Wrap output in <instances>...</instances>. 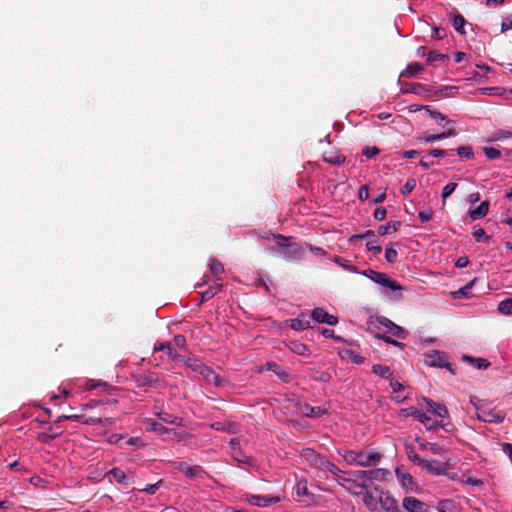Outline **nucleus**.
<instances>
[{
    "label": "nucleus",
    "instance_id": "obj_35",
    "mask_svg": "<svg viewBox=\"0 0 512 512\" xmlns=\"http://www.w3.org/2000/svg\"><path fill=\"white\" fill-rule=\"evenodd\" d=\"M402 223L400 221H392V222H388L386 223L385 225H381L379 228H378V234L380 236H385L386 234L389 233V230L392 229L393 232H396L398 231V229L401 227Z\"/></svg>",
    "mask_w": 512,
    "mask_h": 512
},
{
    "label": "nucleus",
    "instance_id": "obj_50",
    "mask_svg": "<svg viewBox=\"0 0 512 512\" xmlns=\"http://www.w3.org/2000/svg\"><path fill=\"white\" fill-rule=\"evenodd\" d=\"M335 263H337L339 266L343 267L346 270L352 271L357 273V268L353 266L349 260L342 258V257H336Z\"/></svg>",
    "mask_w": 512,
    "mask_h": 512
},
{
    "label": "nucleus",
    "instance_id": "obj_5",
    "mask_svg": "<svg viewBox=\"0 0 512 512\" xmlns=\"http://www.w3.org/2000/svg\"><path fill=\"white\" fill-rule=\"evenodd\" d=\"M425 363L430 367L445 368L451 374H456V369L450 364L445 352L434 350L425 355Z\"/></svg>",
    "mask_w": 512,
    "mask_h": 512
},
{
    "label": "nucleus",
    "instance_id": "obj_16",
    "mask_svg": "<svg viewBox=\"0 0 512 512\" xmlns=\"http://www.w3.org/2000/svg\"><path fill=\"white\" fill-rule=\"evenodd\" d=\"M402 505L407 512H427L426 504L412 496L405 497Z\"/></svg>",
    "mask_w": 512,
    "mask_h": 512
},
{
    "label": "nucleus",
    "instance_id": "obj_7",
    "mask_svg": "<svg viewBox=\"0 0 512 512\" xmlns=\"http://www.w3.org/2000/svg\"><path fill=\"white\" fill-rule=\"evenodd\" d=\"M301 458L310 467L321 469L325 463L326 457L318 454L316 451L310 448L303 449L301 452Z\"/></svg>",
    "mask_w": 512,
    "mask_h": 512
},
{
    "label": "nucleus",
    "instance_id": "obj_15",
    "mask_svg": "<svg viewBox=\"0 0 512 512\" xmlns=\"http://www.w3.org/2000/svg\"><path fill=\"white\" fill-rule=\"evenodd\" d=\"M167 351V355L170 359L174 361H180L186 365L187 359L186 357L178 354L173 348L170 342H160L156 343L154 346V351Z\"/></svg>",
    "mask_w": 512,
    "mask_h": 512
},
{
    "label": "nucleus",
    "instance_id": "obj_28",
    "mask_svg": "<svg viewBox=\"0 0 512 512\" xmlns=\"http://www.w3.org/2000/svg\"><path fill=\"white\" fill-rule=\"evenodd\" d=\"M155 415L163 422L165 423H168V424H173V425H182V418L180 417H177V416H174L173 414L169 413V412H166V411H163V410H160V411H157L155 412Z\"/></svg>",
    "mask_w": 512,
    "mask_h": 512
},
{
    "label": "nucleus",
    "instance_id": "obj_39",
    "mask_svg": "<svg viewBox=\"0 0 512 512\" xmlns=\"http://www.w3.org/2000/svg\"><path fill=\"white\" fill-rule=\"evenodd\" d=\"M424 109L426 110V112L432 117L434 118L435 120H437L438 122H443L445 121L446 122V126L450 125L452 123L451 120L447 119V117L442 114L441 112H438V111H435V110H432L429 106H425Z\"/></svg>",
    "mask_w": 512,
    "mask_h": 512
},
{
    "label": "nucleus",
    "instance_id": "obj_24",
    "mask_svg": "<svg viewBox=\"0 0 512 512\" xmlns=\"http://www.w3.org/2000/svg\"><path fill=\"white\" fill-rule=\"evenodd\" d=\"M266 365L267 370L273 372L279 379L283 380L284 382L290 381L291 375L282 366L275 362H268Z\"/></svg>",
    "mask_w": 512,
    "mask_h": 512
},
{
    "label": "nucleus",
    "instance_id": "obj_32",
    "mask_svg": "<svg viewBox=\"0 0 512 512\" xmlns=\"http://www.w3.org/2000/svg\"><path fill=\"white\" fill-rule=\"evenodd\" d=\"M288 347L293 353H295L297 355H301V356H309L310 355L308 346L299 341H291L289 343Z\"/></svg>",
    "mask_w": 512,
    "mask_h": 512
},
{
    "label": "nucleus",
    "instance_id": "obj_14",
    "mask_svg": "<svg viewBox=\"0 0 512 512\" xmlns=\"http://www.w3.org/2000/svg\"><path fill=\"white\" fill-rule=\"evenodd\" d=\"M428 473L440 476L446 474V469H448V464L440 462L438 460H426L422 466Z\"/></svg>",
    "mask_w": 512,
    "mask_h": 512
},
{
    "label": "nucleus",
    "instance_id": "obj_3",
    "mask_svg": "<svg viewBox=\"0 0 512 512\" xmlns=\"http://www.w3.org/2000/svg\"><path fill=\"white\" fill-rule=\"evenodd\" d=\"M476 416L482 422L495 424L501 423L505 418L502 411L491 408L487 403L476 405Z\"/></svg>",
    "mask_w": 512,
    "mask_h": 512
},
{
    "label": "nucleus",
    "instance_id": "obj_44",
    "mask_svg": "<svg viewBox=\"0 0 512 512\" xmlns=\"http://www.w3.org/2000/svg\"><path fill=\"white\" fill-rule=\"evenodd\" d=\"M209 268L213 275L217 276L224 273L223 264L217 259H211L209 263Z\"/></svg>",
    "mask_w": 512,
    "mask_h": 512
},
{
    "label": "nucleus",
    "instance_id": "obj_17",
    "mask_svg": "<svg viewBox=\"0 0 512 512\" xmlns=\"http://www.w3.org/2000/svg\"><path fill=\"white\" fill-rule=\"evenodd\" d=\"M354 238H359V239H364V238H367L369 239V241L366 243V247L369 251H372L375 255L377 254H380L382 249H381V246L379 245H375V243L377 242L376 240V235L374 233V231L372 230H367L365 233L363 234H360V235H355Z\"/></svg>",
    "mask_w": 512,
    "mask_h": 512
},
{
    "label": "nucleus",
    "instance_id": "obj_63",
    "mask_svg": "<svg viewBox=\"0 0 512 512\" xmlns=\"http://www.w3.org/2000/svg\"><path fill=\"white\" fill-rule=\"evenodd\" d=\"M173 342H174V345L179 348H185V346H186V338H185V336H183L181 334L175 335L173 338Z\"/></svg>",
    "mask_w": 512,
    "mask_h": 512
},
{
    "label": "nucleus",
    "instance_id": "obj_53",
    "mask_svg": "<svg viewBox=\"0 0 512 512\" xmlns=\"http://www.w3.org/2000/svg\"><path fill=\"white\" fill-rule=\"evenodd\" d=\"M484 154L489 160H495L501 157V152L494 147H485Z\"/></svg>",
    "mask_w": 512,
    "mask_h": 512
},
{
    "label": "nucleus",
    "instance_id": "obj_55",
    "mask_svg": "<svg viewBox=\"0 0 512 512\" xmlns=\"http://www.w3.org/2000/svg\"><path fill=\"white\" fill-rule=\"evenodd\" d=\"M397 256H398V253L392 246L386 248L385 259L387 262L395 263L397 260Z\"/></svg>",
    "mask_w": 512,
    "mask_h": 512
},
{
    "label": "nucleus",
    "instance_id": "obj_19",
    "mask_svg": "<svg viewBox=\"0 0 512 512\" xmlns=\"http://www.w3.org/2000/svg\"><path fill=\"white\" fill-rule=\"evenodd\" d=\"M211 428L213 430L227 432L229 434H236L239 431V425L230 421L214 422L211 424Z\"/></svg>",
    "mask_w": 512,
    "mask_h": 512
},
{
    "label": "nucleus",
    "instance_id": "obj_45",
    "mask_svg": "<svg viewBox=\"0 0 512 512\" xmlns=\"http://www.w3.org/2000/svg\"><path fill=\"white\" fill-rule=\"evenodd\" d=\"M85 424L88 425H94V424H101L103 426L110 425L113 423L111 418H98V417H89L84 421Z\"/></svg>",
    "mask_w": 512,
    "mask_h": 512
},
{
    "label": "nucleus",
    "instance_id": "obj_27",
    "mask_svg": "<svg viewBox=\"0 0 512 512\" xmlns=\"http://www.w3.org/2000/svg\"><path fill=\"white\" fill-rule=\"evenodd\" d=\"M462 359L478 370H486L491 365L490 362L484 358H475L469 355H464Z\"/></svg>",
    "mask_w": 512,
    "mask_h": 512
},
{
    "label": "nucleus",
    "instance_id": "obj_52",
    "mask_svg": "<svg viewBox=\"0 0 512 512\" xmlns=\"http://www.w3.org/2000/svg\"><path fill=\"white\" fill-rule=\"evenodd\" d=\"M320 470L329 471L335 476H338L339 473H342V471L334 463L330 462L327 458Z\"/></svg>",
    "mask_w": 512,
    "mask_h": 512
},
{
    "label": "nucleus",
    "instance_id": "obj_18",
    "mask_svg": "<svg viewBox=\"0 0 512 512\" xmlns=\"http://www.w3.org/2000/svg\"><path fill=\"white\" fill-rule=\"evenodd\" d=\"M178 469L188 478H199L202 477L204 474V470L201 466L195 465V466H189L185 462H181L179 464Z\"/></svg>",
    "mask_w": 512,
    "mask_h": 512
},
{
    "label": "nucleus",
    "instance_id": "obj_33",
    "mask_svg": "<svg viewBox=\"0 0 512 512\" xmlns=\"http://www.w3.org/2000/svg\"><path fill=\"white\" fill-rule=\"evenodd\" d=\"M423 71V66L419 63H410L407 65L406 69L402 71L401 75L402 77H414L420 72Z\"/></svg>",
    "mask_w": 512,
    "mask_h": 512
},
{
    "label": "nucleus",
    "instance_id": "obj_1",
    "mask_svg": "<svg viewBox=\"0 0 512 512\" xmlns=\"http://www.w3.org/2000/svg\"><path fill=\"white\" fill-rule=\"evenodd\" d=\"M344 461L349 465H359L369 467L377 464L381 459V454L376 452L365 453L363 451L347 450L342 454Z\"/></svg>",
    "mask_w": 512,
    "mask_h": 512
},
{
    "label": "nucleus",
    "instance_id": "obj_9",
    "mask_svg": "<svg viewBox=\"0 0 512 512\" xmlns=\"http://www.w3.org/2000/svg\"><path fill=\"white\" fill-rule=\"evenodd\" d=\"M278 251L284 257L290 259H300L302 257V249L297 243H278Z\"/></svg>",
    "mask_w": 512,
    "mask_h": 512
},
{
    "label": "nucleus",
    "instance_id": "obj_34",
    "mask_svg": "<svg viewBox=\"0 0 512 512\" xmlns=\"http://www.w3.org/2000/svg\"><path fill=\"white\" fill-rule=\"evenodd\" d=\"M372 372L384 379H390L392 376V370L388 366L380 364L373 365Z\"/></svg>",
    "mask_w": 512,
    "mask_h": 512
},
{
    "label": "nucleus",
    "instance_id": "obj_51",
    "mask_svg": "<svg viewBox=\"0 0 512 512\" xmlns=\"http://www.w3.org/2000/svg\"><path fill=\"white\" fill-rule=\"evenodd\" d=\"M473 237L477 242H488L490 240V236L486 235L484 229L482 228H474V231L472 232Z\"/></svg>",
    "mask_w": 512,
    "mask_h": 512
},
{
    "label": "nucleus",
    "instance_id": "obj_38",
    "mask_svg": "<svg viewBox=\"0 0 512 512\" xmlns=\"http://www.w3.org/2000/svg\"><path fill=\"white\" fill-rule=\"evenodd\" d=\"M466 24L465 18L461 14H456L453 18V27L461 35L466 33L464 26Z\"/></svg>",
    "mask_w": 512,
    "mask_h": 512
},
{
    "label": "nucleus",
    "instance_id": "obj_49",
    "mask_svg": "<svg viewBox=\"0 0 512 512\" xmlns=\"http://www.w3.org/2000/svg\"><path fill=\"white\" fill-rule=\"evenodd\" d=\"M512 138V132L506 129H498L493 133L491 140H503Z\"/></svg>",
    "mask_w": 512,
    "mask_h": 512
},
{
    "label": "nucleus",
    "instance_id": "obj_13",
    "mask_svg": "<svg viewBox=\"0 0 512 512\" xmlns=\"http://www.w3.org/2000/svg\"><path fill=\"white\" fill-rule=\"evenodd\" d=\"M377 321L380 325L386 327L393 336L400 339H404L406 337V331L387 317L380 316L377 318Z\"/></svg>",
    "mask_w": 512,
    "mask_h": 512
},
{
    "label": "nucleus",
    "instance_id": "obj_4",
    "mask_svg": "<svg viewBox=\"0 0 512 512\" xmlns=\"http://www.w3.org/2000/svg\"><path fill=\"white\" fill-rule=\"evenodd\" d=\"M131 378L135 382L137 388L144 390H147L149 387H161L162 383L161 375L152 371L146 373H133Z\"/></svg>",
    "mask_w": 512,
    "mask_h": 512
},
{
    "label": "nucleus",
    "instance_id": "obj_47",
    "mask_svg": "<svg viewBox=\"0 0 512 512\" xmlns=\"http://www.w3.org/2000/svg\"><path fill=\"white\" fill-rule=\"evenodd\" d=\"M232 457L238 462L242 464H250V458L246 456L241 449H237L231 452Z\"/></svg>",
    "mask_w": 512,
    "mask_h": 512
},
{
    "label": "nucleus",
    "instance_id": "obj_2",
    "mask_svg": "<svg viewBox=\"0 0 512 512\" xmlns=\"http://www.w3.org/2000/svg\"><path fill=\"white\" fill-rule=\"evenodd\" d=\"M186 366L193 371L198 372L208 383H213L216 387L222 386L224 379L211 368L203 363H198L195 360L187 359Z\"/></svg>",
    "mask_w": 512,
    "mask_h": 512
},
{
    "label": "nucleus",
    "instance_id": "obj_12",
    "mask_svg": "<svg viewBox=\"0 0 512 512\" xmlns=\"http://www.w3.org/2000/svg\"><path fill=\"white\" fill-rule=\"evenodd\" d=\"M311 317L318 323H325L331 326L338 323V318L336 316L327 313L324 309L319 307L312 310Z\"/></svg>",
    "mask_w": 512,
    "mask_h": 512
},
{
    "label": "nucleus",
    "instance_id": "obj_23",
    "mask_svg": "<svg viewBox=\"0 0 512 512\" xmlns=\"http://www.w3.org/2000/svg\"><path fill=\"white\" fill-rule=\"evenodd\" d=\"M107 475L113 476L117 483L125 486L131 485L133 483L132 479L128 477L122 469L117 467L109 470Z\"/></svg>",
    "mask_w": 512,
    "mask_h": 512
},
{
    "label": "nucleus",
    "instance_id": "obj_61",
    "mask_svg": "<svg viewBox=\"0 0 512 512\" xmlns=\"http://www.w3.org/2000/svg\"><path fill=\"white\" fill-rule=\"evenodd\" d=\"M379 152H380V150L377 147L373 146V147H366L365 149H363L362 154L364 156H366L367 158H372V157L378 155Z\"/></svg>",
    "mask_w": 512,
    "mask_h": 512
},
{
    "label": "nucleus",
    "instance_id": "obj_64",
    "mask_svg": "<svg viewBox=\"0 0 512 512\" xmlns=\"http://www.w3.org/2000/svg\"><path fill=\"white\" fill-rule=\"evenodd\" d=\"M433 211L431 209L420 211L419 218L422 222H427L432 219Z\"/></svg>",
    "mask_w": 512,
    "mask_h": 512
},
{
    "label": "nucleus",
    "instance_id": "obj_6",
    "mask_svg": "<svg viewBox=\"0 0 512 512\" xmlns=\"http://www.w3.org/2000/svg\"><path fill=\"white\" fill-rule=\"evenodd\" d=\"M407 416H413L415 417L419 422L424 424L427 430L429 431H437L439 427L445 428V425L441 422L432 420V418L425 413L415 409L410 408L409 412L406 413Z\"/></svg>",
    "mask_w": 512,
    "mask_h": 512
},
{
    "label": "nucleus",
    "instance_id": "obj_43",
    "mask_svg": "<svg viewBox=\"0 0 512 512\" xmlns=\"http://www.w3.org/2000/svg\"><path fill=\"white\" fill-rule=\"evenodd\" d=\"M498 311L505 315L512 314V298L501 301L498 305Z\"/></svg>",
    "mask_w": 512,
    "mask_h": 512
},
{
    "label": "nucleus",
    "instance_id": "obj_60",
    "mask_svg": "<svg viewBox=\"0 0 512 512\" xmlns=\"http://www.w3.org/2000/svg\"><path fill=\"white\" fill-rule=\"evenodd\" d=\"M453 150H444V149H431L428 151L429 155L433 157H446L451 155Z\"/></svg>",
    "mask_w": 512,
    "mask_h": 512
},
{
    "label": "nucleus",
    "instance_id": "obj_22",
    "mask_svg": "<svg viewBox=\"0 0 512 512\" xmlns=\"http://www.w3.org/2000/svg\"><path fill=\"white\" fill-rule=\"evenodd\" d=\"M429 89L420 83H407L402 89V93H413L419 96H428Z\"/></svg>",
    "mask_w": 512,
    "mask_h": 512
},
{
    "label": "nucleus",
    "instance_id": "obj_54",
    "mask_svg": "<svg viewBox=\"0 0 512 512\" xmlns=\"http://www.w3.org/2000/svg\"><path fill=\"white\" fill-rule=\"evenodd\" d=\"M396 475L400 480L402 486H407L412 483V476L409 473H402L399 469L396 470Z\"/></svg>",
    "mask_w": 512,
    "mask_h": 512
},
{
    "label": "nucleus",
    "instance_id": "obj_62",
    "mask_svg": "<svg viewBox=\"0 0 512 512\" xmlns=\"http://www.w3.org/2000/svg\"><path fill=\"white\" fill-rule=\"evenodd\" d=\"M386 215H387V211L384 207H378L375 209L374 211V218L378 221H382L386 218Z\"/></svg>",
    "mask_w": 512,
    "mask_h": 512
},
{
    "label": "nucleus",
    "instance_id": "obj_48",
    "mask_svg": "<svg viewBox=\"0 0 512 512\" xmlns=\"http://www.w3.org/2000/svg\"><path fill=\"white\" fill-rule=\"evenodd\" d=\"M448 59V56L437 51H430L427 55V62L429 64L434 63L436 61H443Z\"/></svg>",
    "mask_w": 512,
    "mask_h": 512
},
{
    "label": "nucleus",
    "instance_id": "obj_58",
    "mask_svg": "<svg viewBox=\"0 0 512 512\" xmlns=\"http://www.w3.org/2000/svg\"><path fill=\"white\" fill-rule=\"evenodd\" d=\"M407 454H408V458L417 465L423 466L424 462L426 461V459H422L419 456V454L414 452L412 448L410 449V451L407 452Z\"/></svg>",
    "mask_w": 512,
    "mask_h": 512
},
{
    "label": "nucleus",
    "instance_id": "obj_31",
    "mask_svg": "<svg viewBox=\"0 0 512 512\" xmlns=\"http://www.w3.org/2000/svg\"><path fill=\"white\" fill-rule=\"evenodd\" d=\"M426 404L433 410V412L441 418L448 417L449 413L446 406L436 403L431 399H425Z\"/></svg>",
    "mask_w": 512,
    "mask_h": 512
},
{
    "label": "nucleus",
    "instance_id": "obj_10",
    "mask_svg": "<svg viewBox=\"0 0 512 512\" xmlns=\"http://www.w3.org/2000/svg\"><path fill=\"white\" fill-rule=\"evenodd\" d=\"M247 501L254 506L268 507L281 501L279 496L247 495Z\"/></svg>",
    "mask_w": 512,
    "mask_h": 512
},
{
    "label": "nucleus",
    "instance_id": "obj_40",
    "mask_svg": "<svg viewBox=\"0 0 512 512\" xmlns=\"http://www.w3.org/2000/svg\"><path fill=\"white\" fill-rule=\"evenodd\" d=\"M353 478L347 479V483L356 484L357 481L367 480L369 481V470H358L352 473Z\"/></svg>",
    "mask_w": 512,
    "mask_h": 512
},
{
    "label": "nucleus",
    "instance_id": "obj_20",
    "mask_svg": "<svg viewBox=\"0 0 512 512\" xmlns=\"http://www.w3.org/2000/svg\"><path fill=\"white\" fill-rule=\"evenodd\" d=\"M323 160L329 164L341 166L346 158L338 150H331L323 154Z\"/></svg>",
    "mask_w": 512,
    "mask_h": 512
},
{
    "label": "nucleus",
    "instance_id": "obj_59",
    "mask_svg": "<svg viewBox=\"0 0 512 512\" xmlns=\"http://www.w3.org/2000/svg\"><path fill=\"white\" fill-rule=\"evenodd\" d=\"M150 430L154 431L158 434H164L168 431L165 426H163L161 423L156 422V421L150 422Z\"/></svg>",
    "mask_w": 512,
    "mask_h": 512
},
{
    "label": "nucleus",
    "instance_id": "obj_8",
    "mask_svg": "<svg viewBox=\"0 0 512 512\" xmlns=\"http://www.w3.org/2000/svg\"><path fill=\"white\" fill-rule=\"evenodd\" d=\"M375 491L379 492L378 502L384 511L400 512V509H399L396 499L389 492H384L383 490H379L378 487H375Z\"/></svg>",
    "mask_w": 512,
    "mask_h": 512
},
{
    "label": "nucleus",
    "instance_id": "obj_37",
    "mask_svg": "<svg viewBox=\"0 0 512 512\" xmlns=\"http://www.w3.org/2000/svg\"><path fill=\"white\" fill-rule=\"evenodd\" d=\"M362 499L369 510L374 511L377 509L378 502L371 491H365V493H363Z\"/></svg>",
    "mask_w": 512,
    "mask_h": 512
},
{
    "label": "nucleus",
    "instance_id": "obj_36",
    "mask_svg": "<svg viewBox=\"0 0 512 512\" xmlns=\"http://www.w3.org/2000/svg\"><path fill=\"white\" fill-rule=\"evenodd\" d=\"M420 449H422V450L427 449L436 455H443L446 452L444 447H442L441 445H439L437 443H430V442L421 443Z\"/></svg>",
    "mask_w": 512,
    "mask_h": 512
},
{
    "label": "nucleus",
    "instance_id": "obj_57",
    "mask_svg": "<svg viewBox=\"0 0 512 512\" xmlns=\"http://www.w3.org/2000/svg\"><path fill=\"white\" fill-rule=\"evenodd\" d=\"M416 187V181L415 179H409L404 186L401 188V193L403 195L410 194Z\"/></svg>",
    "mask_w": 512,
    "mask_h": 512
},
{
    "label": "nucleus",
    "instance_id": "obj_42",
    "mask_svg": "<svg viewBox=\"0 0 512 512\" xmlns=\"http://www.w3.org/2000/svg\"><path fill=\"white\" fill-rule=\"evenodd\" d=\"M457 155L460 158H465V159H473L475 156V154L473 152V148L470 145L460 146L457 149Z\"/></svg>",
    "mask_w": 512,
    "mask_h": 512
},
{
    "label": "nucleus",
    "instance_id": "obj_26",
    "mask_svg": "<svg viewBox=\"0 0 512 512\" xmlns=\"http://www.w3.org/2000/svg\"><path fill=\"white\" fill-rule=\"evenodd\" d=\"M391 478V473L389 470L384 468H377L369 470V481H386Z\"/></svg>",
    "mask_w": 512,
    "mask_h": 512
},
{
    "label": "nucleus",
    "instance_id": "obj_56",
    "mask_svg": "<svg viewBox=\"0 0 512 512\" xmlns=\"http://www.w3.org/2000/svg\"><path fill=\"white\" fill-rule=\"evenodd\" d=\"M456 188H457L456 183H448L447 185L444 186V188L442 190L443 202H445V200L455 191Z\"/></svg>",
    "mask_w": 512,
    "mask_h": 512
},
{
    "label": "nucleus",
    "instance_id": "obj_21",
    "mask_svg": "<svg viewBox=\"0 0 512 512\" xmlns=\"http://www.w3.org/2000/svg\"><path fill=\"white\" fill-rule=\"evenodd\" d=\"M375 283L387 287L393 291H402L404 289L403 286H401L397 281L391 279L387 274L382 272L380 277L376 279Z\"/></svg>",
    "mask_w": 512,
    "mask_h": 512
},
{
    "label": "nucleus",
    "instance_id": "obj_11",
    "mask_svg": "<svg viewBox=\"0 0 512 512\" xmlns=\"http://www.w3.org/2000/svg\"><path fill=\"white\" fill-rule=\"evenodd\" d=\"M298 409L301 414L310 418H320L328 413L325 407H313L308 403H298Z\"/></svg>",
    "mask_w": 512,
    "mask_h": 512
},
{
    "label": "nucleus",
    "instance_id": "obj_30",
    "mask_svg": "<svg viewBox=\"0 0 512 512\" xmlns=\"http://www.w3.org/2000/svg\"><path fill=\"white\" fill-rule=\"evenodd\" d=\"M221 278H217L213 285H211L206 291L202 292V301H207L213 298L218 291L222 288Z\"/></svg>",
    "mask_w": 512,
    "mask_h": 512
},
{
    "label": "nucleus",
    "instance_id": "obj_29",
    "mask_svg": "<svg viewBox=\"0 0 512 512\" xmlns=\"http://www.w3.org/2000/svg\"><path fill=\"white\" fill-rule=\"evenodd\" d=\"M289 327L295 331H303L310 327V321L304 315H300L298 318L289 320Z\"/></svg>",
    "mask_w": 512,
    "mask_h": 512
},
{
    "label": "nucleus",
    "instance_id": "obj_41",
    "mask_svg": "<svg viewBox=\"0 0 512 512\" xmlns=\"http://www.w3.org/2000/svg\"><path fill=\"white\" fill-rule=\"evenodd\" d=\"M444 139V135L442 133L440 134H430L428 132H425L422 136L418 137V141L422 143H433L438 140Z\"/></svg>",
    "mask_w": 512,
    "mask_h": 512
},
{
    "label": "nucleus",
    "instance_id": "obj_46",
    "mask_svg": "<svg viewBox=\"0 0 512 512\" xmlns=\"http://www.w3.org/2000/svg\"><path fill=\"white\" fill-rule=\"evenodd\" d=\"M296 494L298 496H309V491L307 487V480L300 479L296 484Z\"/></svg>",
    "mask_w": 512,
    "mask_h": 512
},
{
    "label": "nucleus",
    "instance_id": "obj_25",
    "mask_svg": "<svg viewBox=\"0 0 512 512\" xmlns=\"http://www.w3.org/2000/svg\"><path fill=\"white\" fill-rule=\"evenodd\" d=\"M489 211V202L483 201L478 207L469 211V217L471 220H479L484 218Z\"/></svg>",
    "mask_w": 512,
    "mask_h": 512
}]
</instances>
